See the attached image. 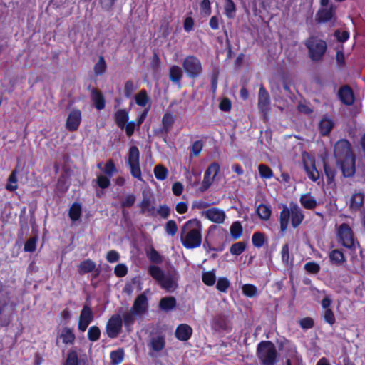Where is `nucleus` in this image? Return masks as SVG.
Instances as JSON below:
<instances>
[{"instance_id": "obj_1", "label": "nucleus", "mask_w": 365, "mask_h": 365, "mask_svg": "<svg viewBox=\"0 0 365 365\" xmlns=\"http://www.w3.org/2000/svg\"><path fill=\"white\" fill-rule=\"evenodd\" d=\"M336 164L345 178H351L356 174V157L351 143L345 138L337 140L333 149Z\"/></svg>"}, {"instance_id": "obj_2", "label": "nucleus", "mask_w": 365, "mask_h": 365, "mask_svg": "<svg viewBox=\"0 0 365 365\" xmlns=\"http://www.w3.org/2000/svg\"><path fill=\"white\" fill-rule=\"evenodd\" d=\"M203 227L200 220L193 218L187 221L180 230V241L186 249L199 247L202 242Z\"/></svg>"}, {"instance_id": "obj_3", "label": "nucleus", "mask_w": 365, "mask_h": 365, "mask_svg": "<svg viewBox=\"0 0 365 365\" xmlns=\"http://www.w3.org/2000/svg\"><path fill=\"white\" fill-rule=\"evenodd\" d=\"M336 235L339 245L347 249L350 254H356V248L360 247V244L355 237L354 230L348 223L343 222L338 226Z\"/></svg>"}, {"instance_id": "obj_4", "label": "nucleus", "mask_w": 365, "mask_h": 365, "mask_svg": "<svg viewBox=\"0 0 365 365\" xmlns=\"http://www.w3.org/2000/svg\"><path fill=\"white\" fill-rule=\"evenodd\" d=\"M304 44L312 61L320 62L323 60L327 51V43L324 40L317 36L311 35L305 39Z\"/></svg>"}, {"instance_id": "obj_5", "label": "nucleus", "mask_w": 365, "mask_h": 365, "mask_svg": "<svg viewBox=\"0 0 365 365\" xmlns=\"http://www.w3.org/2000/svg\"><path fill=\"white\" fill-rule=\"evenodd\" d=\"M257 354L261 365H275L277 361V351L270 341H262L258 344Z\"/></svg>"}, {"instance_id": "obj_6", "label": "nucleus", "mask_w": 365, "mask_h": 365, "mask_svg": "<svg viewBox=\"0 0 365 365\" xmlns=\"http://www.w3.org/2000/svg\"><path fill=\"white\" fill-rule=\"evenodd\" d=\"M182 68L187 76L191 79L199 78L203 72L200 60L194 55L187 56L182 63Z\"/></svg>"}, {"instance_id": "obj_7", "label": "nucleus", "mask_w": 365, "mask_h": 365, "mask_svg": "<svg viewBox=\"0 0 365 365\" xmlns=\"http://www.w3.org/2000/svg\"><path fill=\"white\" fill-rule=\"evenodd\" d=\"M140 153L138 147L135 145L131 146L129 149L127 163L130 168L131 175L138 180H143L140 166Z\"/></svg>"}, {"instance_id": "obj_8", "label": "nucleus", "mask_w": 365, "mask_h": 365, "mask_svg": "<svg viewBox=\"0 0 365 365\" xmlns=\"http://www.w3.org/2000/svg\"><path fill=\"white\" fill-rule=\"evenodd\" d=\"M123 321L119 314L112 315L107 321L106 332L108 338L115 339L122 331Z\"/></svg>"}, {"instance_id": "obj_9", "label": "nucleus", "mask_w": 365, "mask_h": 365, "mask_svg": "<svg viewBox=\"0 0 365 365\" xmlns=\"http://www.w3.org/2000/svg\"><path fill=\"white\" fill-rule=\"evenodd\" d=\"M220 170V166L218 163L213 162L210 164L205 172L202 185L200 188V191L204 192L211 186Z\"/></svg>"}, {"instance_id": "obj_10", "label": "nucleus", "mask_w": 365, "mask_h": 365, "mask_svg": "<svg viewBox=\"0 0 365 365\" xmlns=\"http://www.w3.org/2000/svg\"><path fill=\"white\" fill-rule=\"evenodd\" d=\"M82 120V113L78 108L72 109L67 117L66 121V128L69 132L76 131Z\"/></svg>"}, {"instance_id": "obj_11", "label": "nucleus", "mask_w": 365, "mask_h": 365, "mask_svg": "<svg viewBox=\"0 0 365 365\" xmlns=\"http://www.w3.org/2000/svg\"><path fill=\"white\" fill-rule=\"evenodd\" d=\"M336 14V6L334 4L319 9L315 16V19L319 24H324L330 21L334 18Z\"/></svg>"}, {"instance_id": "obj_12", "label": "nucleus", "mask_w": 365, "mask_h": 365, "mask_svg": "<svg viewBox=\"0 0 365 365\" xmlns=\"http://www.w3.org/2000/svg\"><path fill=\"white\" fill-rule=\"evenodd\" d=\"M148 307L147 296L145 293H142L135 299L130 310L135 313L136 315H141L147 312Z\"/></svg>"}, {"instance_id": "obj_13", "label": "nucleus", "mask_w": 365, "mask_h": 365, "mask_svg": "<svg viewBox=\"0 0 365 365\" xmlns=\"http://www.w3.org/2000/svg\"><path fill=\"white\" fill-rule=\"evenodd\" d=\"M212 327L216 331H230L231 326L225 314H218L212 319Z\"/></svg>"}, {"instance_id": "obj_14", "label": "nucleus", "mask_w": 365, "mask_h": 365, "mask_svg": "<svg viewBox=\"0 0 365 365\" xmlns=\"http://www.w3.org/2000/svg\"><path fill=\"white\" fill-rule=\"evenodd\" d=\"M202 214L210 221L217 224L223 223L226 217L225 212L217 207L207 209Z\"/></svg>"}, {"instance_id": "obj_15", "label": "nucleus", "mask_w": 365, "mask_h": 365, "mask_svg": "<svg viewBox=\"0 0 365 365\" xmlns=\"http://www.w3.org/2000/svg\"><path fill=\"white\" fill-rule=\"evenodd\" d=\"M291 225L294 228L298 227L304 219L302 209L296 203H291Z\"/></svg>"}, {"instance_id": "obj_16", "label": "nucleus", "mask_w": 365, "mask_h": 365, "mask_svg": "<svg viewBox=\"0 0 365 365\" xmlns=\"http://www.w3.org/2000/svg\"><path fill=\"white\" fill-rule=\"evenodd\" d=\"M339 98L341 103L346 106H351L354 103V95L352 89L348 85L341 86L338 92Z\"/></svg>"}, {"instance_id": "obj_17", "label": "nucleus", "mask_w": 365, "mask_h": 365, "mask_svg": "<svg viewBox=\"0 0 365 365\" xmlns=\"http://www.w3.org/2000/svg\"><path fill=\"white\" fill-rule=\"evenodd\" d=\"M192 332V329L190 325L180 324L175 329V336L179 341H187L191 338Z\"/></svg>"}, {"instance_id": "obj_18", "label": "nucleus", "mask_w": 365, "mask_h": 365, "mask_svg": "<svg viewBox=\"0 0 365 365\" xmlns=\"http://www.w3.org/2000/svg\"><path fill=\"white\" fill-rule=\"evenodd\" d=\"M149 346V353L148 354L151 356H153L154 352H160L161 351L165 346V338L164 335H158L155 337H152L150 340V343L148 344Z\"/></svg>"}, {"instance_id": "obj_19", "label": "nucleus", "mask_w": 365, "mask_h": 365, "mask_svg": "<svg viewBox=\"0 0 365 365\" xmlns=\"http://www.w3.org/2000/svg\"><path fill=\"white\" fill-rule=\"evenodd\" d=\"M270 103V96L268 91L262 84L259 89L258 107L262 112H266Z\"/></svg>"}, {"instance_id": "obj_20", "label": "nucleus", "mask_w": 365, "mask_h": 365, "mask_svg": "<svg viewBox=\"0 0 365 365\" xmlns=\"http://www.w3.org/2000/svg\"><path fill=\"white\" fill-rule=\"evenodd\" d=\"M91 99L98 110H101L105 108L106 99L102 91L99 89L96 88H92L91 91Z\"/></svg>"}, {"instance_id": "obj_21", "label": "nucleus", "mask_w": 365, "mask_h": 365, "mask_svg": "<svg viewBox=\"0 0 365 365\" xmlns=\"http://www.w3.org/2000/svg\"><path fill=\"white\" fill-rule=\"evenodd\" d=\"M334 127V120L327 115L322 117L318 125L319 132L322 136H328Z\"/></svg>"}, {"instance_id": "obj_22", "label": "nucleus", "mask_w": 365, "mask_h": 365, "mask_svg": "<svg viewBox=\"0 0 365 365\" xmlns=\"http://www.w3.org/2000/svg\"><path fill=\"white\" fill-rule=\"evenodd\" d=\"M364 200L365 195L363 192L354 193L350 198L349 208L354 212L360 211L364 208Z\"/></svg>"}, {"instance_id": "obj_23", "label": "nucleus", "mask_w": 365, "mask_h": 365, "mask_svg": "<svg viewBox=\"0 0 365 365\" xmlns=\"http://www.w3.org/2000/svg\"><path fill=\"white\" fill-rule=\"evenodd\" d=\"M282 209L279 213L280 231L284 232L287 231L291 216V207L289 208L287 205H282Z\"/></svg>"}, {"instance_id": "obj_24", "label": "nucleus", "mask_w": 365, "mask_h": 365, "mask_svg": "<svg viewBox=\"0 0 365 365\" xmlns=\"http://www.w3.org/2000/svg\"><path fill=\"white\" fill-rule=\"evenodd\" d=\"M329 259L331 264L341 266L346 262V258L341 249H334L329 252Z\"/></svg>"}, {"instance_id": "obj_25", "label": "nucleus", "mask_w": 365, "mask_h": 365, "mask_svg": "<svg viewBox=\"0 0 365 365\" xmlns=\"http://www.w3.org/2000/svg\"><path fill=\"white\" fill-rule=\"evenodd\" d=\"M176 120V116L171 112H166L163 114L162 118V127L160 131L163 133L168 134L171 130L173 124Z\"/></svg>"}, {"instance_id": "obj_26", "label": "nucleus", "mask_w": 365, "mask_h": 365, "mask_svg": "<svg viewBox=\"0 0 365 365\" xmlns=\"http://www.w3.org/2000/svg\"><path fill=\"white\" fill-rule=\"evenodd\" d=\"M58 338L62 340L63 344L72 345L75 342L76 335L72 328L65 327L62 328L61 333L58 335Z\"/></svg>"}, {"instance_id": "obj_27", "label": "nucleus", "mask_w": 365, "mask_h": 365, "mask_svg": "<svg viewBox=\"0 0 365 365\" xmlns=\"http://www.w3.org/2000/svg\"><path fill=\"white\" fill-rule=\"evenodd\" d=\"M323 168L327 184L330 185L335 180L337 170L334 165H330L325 159L323 160Z\"/></svg>"}, {"instance_id": "obj_28", "label": "nucleus", "mask_w": 365, "mask_h": 365, "mask_svg": "<svg viewBox=\"0 0 365 365\" xmlns=\"http://www.w3.org/2000/svg\"><path fill=\"white\" fill-rule=\"evenodd\" d=\"M138 207L140 208V213L145 214L150 216H155V207L152 205L151 199L149 197L143 196V200L138 204Z\"/></svg>"}, {"instance_id": "obj_29", "label": "nucleus", "mask_w": 365, "mask_h": 365, "mask_svg": "<svg viewBox=\"0 0 365 365\" xmlns=\"http://www.w3.org/2000/svg\"><path fill=\"white\" fill-rule=\"evenodd\" d=\"M129 119V113L125 109H119L114 114V120L116 125L120 129H123V126Z\"/></svg>"}, {"instance_id": "obj_30", "label": "nucleus", "mask_w": 365, "mask_h": 365, "mask_svg": "<svg viewBox=\"0 0 365 365\" xmlns=\"http://www.w3.org/2000/svg\"><path fill=\"white\" fill-rule=\"evenodd\" d=\"M176 305V299L172 296L163 297L159 302V308L166 312L175 309Z\"/></svg>"}, {"instance_id": "obj_31", "label": "nucleus", "mask_w": 365, "mask_h": 365, "mask_svg": "<svg viewBox=\"0 0 365 365\" xmlns=\"http://www.w3.org/2000/svg\"><path fill=\"white\" fill-rule=\"evenodd\" d=\"M302 206L307 210H313L317 206V202L310 193L303 194L299 197Z\"/></svg>"}, {"instance_id": "obj_32", "label": "nucleus", "mask_w": 365, "mask_h": 365, "mask_svg": "<svg viewBox=\"0 0 365 365\" xmlns=\"http://www.w3.org/2000/svg\"><path fill=\"white\" fill-rule=\"evenodd\" d=\"M96 262L90 259H85L80 262L78 266V272L80 275H84L93 272L96 269Z\"/></svg>"}, {"instance_id": "obj_33", "label": "nucleus", "mask_w": 365, "mask_h": 365, "mask_svg": "<svg viewBox=\"0 0 365 365\" xmlns=\"http://www.w3.org/2000/svg\"><path fill=\"white\" fill-rule=\"evenodd\" d=\"M183 76L182 69L176 65L172 66L169 69L170 80L176 84H180Z\"/></svg>"}, {"instance_id": "obj_34", "label": "nucleus", "mask_w": 365, "mask_h": 365, "mask_svg": "<svg viewBox=\"0 0 365 365\" xmlns=\"http://www.w3.org/2000/svg\"><path fill=\"white\" fill-rule=\"evenodd\" d=\"M258 217L264 221H267L272 215L271 207L269 205L260 203L256 208Z\"/></svg>"}, {"instance_id": "obj_35", "label": "nucleus", "mask_w": 365, "mask_h": 365, "mask_svg": "<svg viewBox=\"0 0 365 365\" xmlns=\"http://www.w3.org/2000/svg\"><path fill=\"white\" fill-rule=\"evenodd\" d=\"M158 284L163 289L168 292L175 290L178 287L177 283L174 281L173 277L170 274H165L162 279L158 282Z\"/></svg>"}, {"instance_id": "obj_36", "label": "nucleus", "mask_w": 365, "mask_h": 365, "mask_svg": "<svg viewBox=\"0 0 365 365\" xmlns=\"http://www.w3.org/2000/svg\"><path fill=\"white\" fill-rule=\"evenodd\" d=\"M135 315H136L135 313L131 310L123 314V324L125 327L127 331H131L133 329V326L135 321Z\"/></svg>"}, {"instance_id": "obj_37", "label": "nucleus", "mask_w": 365, "mask_h": 365, "mask_svg": "<svg viewBox=\"0 0 365 365\" xmlns=\"http://www.w3.org/2000/svg\"><path fill=\"white\" fill-rule=\"evenodd\" d=\"M125 351L123 349L119 348L117 350L112 351L110 354V363L112 365H118L124 359Z\"/></svg>"}, {"instance_id": "obj_38", "label": "nucleus", "mask_w": 365, "mask_h": 365, "mask_svg": "<svg viewBox=\"0 0 365 365\" xmlns=\"http://www.w3.org/2000/svg\"><path fill=\"white\" fill-rule=\"evenodd\" d=\"M81 205L78 202H73L68 211V216L73 222L78 220L81 215Z\"/></svg>"}, {"instance_id": "obj_39", "label": "nucleus", "mask_w": 365, "mask_h": 365, "mask_svg": "<svg viewBox=\"0 0 365 365\" xmlns=\"http://www.w3.org/2000/svg\"><path fill=\"white\" fill-rule=\"evenodd\" d=\"M135 103L141 107H145L148 103L150 101V98L148 96V92L145 89L140 90L135 96Z\"/></svg>"}, {"instance_id": "obj_40", "label": "nucleus", "mask_w": 365, "mask_h": 365, "mask_svg": "<svg viewBox=\"0 0 365 365\" xmlns=\"http://www.w3.org/2000/svg\"><path fill=\"white\" fill-rule=\"evenodd\" d=\"M63 365H80L78 354L76 350L71 349L68 351L66 359Z\"/></svg>"}, {"instance_id": "obj_41", "label": "nucleus", "mask_w": 365, "mask_h": 365, "mask_svg": "<svg viewBox=\"0 0 365 365\" xmlns=\"http://www.w3.org/2000/svg\"><path fill=\"white\" fill-rule=\"evenodd\" d=\"M224 13L228 19H233L236 15V6L233 0H225Z\"/></svg>"}, {"instance_id": "obj_42", "label": "nucleus", "mask_w": 365, "mask_h": 365, "mask_svg": "<svg viewBox=\"0 0 365 365\" xmlns=\"http://www.w3.org/2000/svg\"><path fill=\"white\" fill-rule=\"evenodd\" d=\"M153 172L155 178L160 181L165 180L168 175V168L161 164L155 165Z\"/></svg>"}, {"instance_id": "obj_43", "label": "nucleus", "mask_w": 365, "mask_h": 365, "mask_svg": "<svg viewBox=\"0 0 365 365\" xmlns=\"http://www.w3.org/2000/svg\"><path fill=\"white\" fill-rule=\"evenodd\" d=\"M304 169L307 173V175L310 180L316 182L320 178V173L317 169L315 163L313 162L310 166L304 165Z\"/></svg>"}, {"instance_id": "obj_44", "label": "nucleus", "mask_w": 365, "mask_h": 365, "mask_svg": "<svg viewBox=\"0 0 365 365\" xmlns=\"http://www.w3.org/2000/svg\"><path fill=\"white\" fill-rule=\"evenodd\" d=\"M243 234V227L239 221L234 222L230 227V235L233 240H237Z\"/></svg>"}, {"instance_id": "obj_45", "label": "nucleus", "mask_w": 365, "mask_h": 365, "mask_svg": "<svg viewBox=\"0 0 365 365\" xmlns=\"http://www.w3.org/2000/svg\"><path fill=\"white\" fill-rule=\"evenodd\" d=\"M107 65L103 56H100L98 62L93 66V71L96 76H101L106 73Z\"/></svg>"}, {"instance_id": "obj_46", "label": "nucleus", "mask_w": 365, "mask_h": 365, "mask_svg": "<svg viewBox=\"0 0 365 365\" xmlns=\"http://www.w3.org/2000/svg\"><path fill=\"white\" fill-rule=\"evenodd\" d=\"M148 272L151 277L158 282H159L165 275L163 271L156 265H150Z\"/></svg>"}, {"instance_id": "obj_47", "label": "nucleus", "mask_w": 365, "mask_h": 365, "mask_svg": "<svg viewBox=\"0 0 365 365\" xmlns=\"http://www.w3.org/2000/svg\"><path fill=\"white\" fill-rule=\"evenodd\" d=\"M247 247V242L244 241H240L235 242L230 247V252L232 255L238 256L241 255Z\"/></svg>"}, {"instance_id": "obj_48", "label": "nucleus", "mask_w": 365, "mask_h": 365, "mask_svg": "<svg viewBox=\"0 0 365 365\" xmlns=\"http://www.w3.org/2000/svg\"><path fill=\"white\" fill-rule=\"evenodd\" d=\"M202 281L207 286H213L216 282L215 270L204 272L202 275Z\"/></svg>"}, {"instance_id": "obj_49", "label": "nucleus", "mask_w": 365, "mask_h": 365, "mask_svg": "<svg viewBox=\"0 0 365 365\" xmlns=\"http://www.w3.org/2000/svg\"><path fill=\"white\" fill-rule=\"evenodd\" d=\"M147 257L150 262L154 264H159L163 262L162 255L153 247L147 252Z\"/></svg>"}, {"instance_id": "obj_50", "label": "nucleus", "mask_w": 365, "mask_h": 365, "mask_svg": "<svg viewBox=\"0 0 365 365\" xmlns=\"http://www.w3.org/2000/svg\"><path fill=\"white\" fill-rule=\"evenodd\" d=\"M79 318L91 323L94 318L92 308L87 304H84L81 312Z\"/></svg>"}, {"instance_id": "obj_51", "label": "nucleus", "mask_w": 365, "mask_h": 365, "mask_svg": "<svg viewBox=\"0 0 365 365\" xmlns=\"http://www.w3.org/2000/svg\"><path fill=\"white\" fill-rule=\"evenodd\" d=\"M258 171L260 178L262 179H271L274 176L272 170L265 164H259Z\"/></svg>"}, {"instance_id": "obj_52", "label": "nucleus", "mask_w": 365, "mask_h": 365, "mask_svg": "<svg viewBox=\"0 0 365 365\" xmlns=\"http://www.w3.org/2000/svg\"><path fill=\"white\" fill-rule=\"evenodd\" d=\"M88 339L91 342L97 341L101 337V330L98 326L89 327L87 333Z\"/></svg>"}, {"instance_id": "obj_53", "label": "nucleus", "mask_w": 365, "mask_h": 365, "mask_svg": "<svg viewBox=\"0 0 365 365\" xmlns=\"http://www.w3.org/2000/svg\"><path fill=\"white\" fill-rule=\"evenodd\" d=\"M265 235L261 232H255L252 235V242L255 247H262L265 242Z\"/></svg>"}, {"instance_id": "obj_54", "label": "nucleus", "mask_w": 365, "mask_h": 365, "mask_svg": "<svg viewBox=\"0 0 365 365\" xmlns=\"http://www.w3.org/2000/svg\"><path fill=\"white\" fill-rule=\"evenodd\" d=\"M322 317L324 322L332 326L336 322V317L332 309H327L322 311Z\"/></svg>"}, {"instance_id": "obj_55", "label": "nucleus", "mask_w": 365, "mask_h": 365, "mask_svg": "<svg viewBox=\"0 0 365 365\" xmlns=\"http://www.w3.org/2000/svg\"><path fill=\"white\" fill-rule=\"evenodd\" d=\"M242 294L250 298L254 297L257 294V287L251 284H245L242 287Z\"/></svg>"}, {"instance_id": "obj_56", "label": "nucleus", "mask_w": 365, "mask_h": 365, "mask_svg": "<svg viewBox=\"0 0 365 365\" xmlns=\"http://www.w3.org/2000/svg\"><path fill=\"white\" fill-rule=\"evenodd\" d=\"M230 286V282L227 277H221L218 278L216 284V289L219 292L226 293Z\"/></svg>"}, {"instance_id": "obj_57", "label": "nucleus", "mask_w": 365, "mask_h": 365, "mask_svg": "<svg viewBox=\"0 0 365 365\" xmlns=\"http://www.w3.org/2000/svg\"><path fill=\"white\" fill-rule=\"evenodd\" d=\"M9 183L6 185V189L9 191H15L18 186H17V178H16V173L15 170L12 171L10 175L9 176L8 179Z\"/></svg>"}, {"instance_id": "obj_58", "label": "nucleus", "mask_w": 365, "mask_h": 365, "mask_svg": "<svg viewBox=\"0 0 365 365\" xmlns=\"http://www.w3.org/2000/svg\"><path fill=\"white\" fill-rule=\"evenodd\" d=\"M37 236L29 237L24 244V250L27 252H34L36 249Z\"/></svg>"}, {"instance_id": "obj_59", "label": "nucleus", "mask_w": 365, "mask_h": 365, "mask_svg": "<svg viewBox=\"0 0 365 365\" xmlns=\"http://www.w3.org/2000/svg\"><path fill=\"white\" fill-rule=\"evenodd\" d=\"M305 271L312 274H317L320 272V265L315 262H308L304 264Z\"/></svg>"}, {"instance_id": "obj_60", "label": "nucleus", "mask_w": 365, "mask_h": 365, "mask_svg": "<svg viewBox=\"0 0 365 365\" xmlns=\"http://www.w3.org/2000/svg\"><path fill=\"white\" fill-rule=\"evenodd\" d=\"M204 146L203 141L198 140L195 141L191 146V155L193 157H197L201 153Z\"/></svg>"}, {"instance_id": "obj_61", "label": "nucleus", "mask_w": 365, "mask_h": 365, "mask_svg": "<svg viewBox=\"0 0 365 365\" xmlns=\"http://www.w3.org/2000/svg\"><path fill=\"white\" fill-rule=\"evenodd\" d=\"M136 197L134 194H128L125 198L120 202V206L122 208H129L131 207L135 202Z\"/></svg>"}, {"instance_id": "obj_62", "label": "nucleus", "mask_w": 365, "mask_h": 365, "mask_svg": "<svg viewBox=\"0 0 365 365\" xmlns=\"http://www.w3.org/2000/svg\"><path fill=\"white\" fill-rule=\"evenodd\" d=\"M166 233L170 236H174L178 232V225L175 220H168L165 226Z\"/></svg>"}, {"instance_id": "obj_63", "label": "nucleus", "mask_w": 365, "mask_h": 365, "mask_svg": "<svg viewBox=\"0 0 365 365\" xmlns=\"http://www.w3.org/2000/svg\"><path fill=\"white\" fill-rule=\"evenodd\" d=\"M136 87L132 80H128L125 82L124 86V95L126 98H130L134 91H135Z\"/></svg>"}, {"instance_id": "obj_64", "label": "nucleus", "mask_w": 365, "mask_h": 365, "mask_svg": "<svg viewBox=\"0 0 365 365\" xmlns=\"http://www.w3.org/2000/svg\"><path fill=\"white\" fill-rule=\"evenodd\" d=\"M110 178L109 176L99 175L96 178V183L101 189H106L110 185Z\"/></svg>"}]
</instances>
